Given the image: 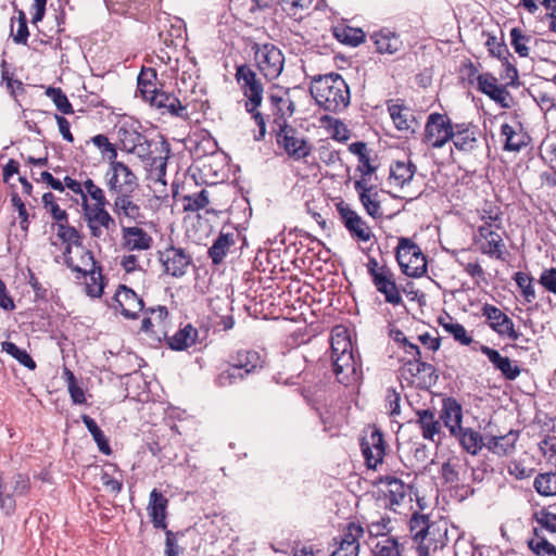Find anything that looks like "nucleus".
I'll use <instances>...</instances> for the list:
<instances>
[{
    "mask_svg": "<svg viewBox=\"0 0 556 556\" xmlns=\"http://www.w3.org/2000/svg\"><path fill=\"white\" fill-rule=\"evenodd\" d=\"M309 91L317 105L326 112L339 113L350 104V88L338 73L314 77Z\"/></svg>",
    "mask_w": 556,
    "mask_h": 556,
    "instance_id": "1",
    "label": "nucleus"
},
{
    "mask_svg": "<svg viewBox=\"0 0 556 556\" xmlns=\"http://www.w3.org/2000/svg\"><path fill=\"white\" fill-rule=\"evenodd\" d=\"M235 77L247 98L244 108L258 126V135H255L254 139L261 141L266 135L265 115L258 110L263 101V83L248 64L238 65Z\"/></svg>",
    "mask_w": 556,
    "mask_h": 556,
    "instance_id": "2",
    "label": "nucleus"
},
{
    "mask_svg": "<svg viewBox=\"0 0 556 556\" xmlns=\"http://www.w3.org/2000/svg\"><path fill=\"white\" fill-rule=\"evenodd\" d=\"M255 66L264 78L271 81L278 78L285 66V55L274 43L253 42L251 46Z\"/></svg>",
    "mask_w": 556,
    "mask_h": 556,
    "instance_id": "3",
    "label": "nucleus"
},
{
    "mask_svg": "<svg viewBox=\"0 0 556 556\" xmlns=\"http://www.w3.org/2000/svg\"><path fill=\"white\" fill-rule=\"evenodd\" d=\"M396 261L403 274L418 278L427 271V260L421 249L412 239L401 237L395 251Z\"/></svg>",
    "mask_w": 556,
    "mask_h": 556,
    "instance_id": "4",
    "label": "nucleus"
},
{
    "mask_svg": "<svg viewBox=\"0 0 556 556\" xmlns=\"http://www.w3.org/2000/svg\"><path fill=\"white\" fill-rule=\"evenodd\" d=\"M277 146L293 161H300L312 152L311 143L291 125L274 128Z\"/></svg>",
    "mask_w": 556,
    "mask_h": 556,
    "instance_id": "5",
    "label": "nucleus"
},
{
    "mask_svg": "<svg viewBox=\"0 0 556 556\" xmlns=\"http://www.w3.org/2000/svg\"><path fill=\"white\" fill-rule=\"evenodd\" d=\"M267 102L269 113L266 115L265 119L273 118V124L276 126L275 128L289 125L288 118H290L295 111L294 102L289 97V89L279 86L270 87L267 92Z\"/></svg>",
    "mask_w": 556,
    "mask_h": 556,
    "instance_id": "6",
    "label": "nucleus"
},
{
    "mask_svg": "<svg viewBox=\"0 0 556 556\" xmlns=\"http://www.w3.org/2000/svg\"><path fill=\"white\" fill-rule=\"evenodd\" d=\"M454 126L446 114H429L425 125L424 143L432 149L443 148L453 138Z\"/></svg>",
    "mask_w": 556,
    "mask_h": 556,
    "instance_id": "7",
    "label": "nucleus"
},
{
    "mask_svg": "<svg viewBox=\"0 0 556 556\" xmlns=\"http://www.w3.org/2000/svg\"><path fill=\"white\" fill-rule=\"evenodd\" d=\"M399 372L401 378L409 386L418 388L431 387L438 380L434 366L427 362H421V358H412L405 362Z\"/></svg>",
    "mask_w": 556,
    "mask_h": 556,
    "instance_id": "8",
    "label": "nucleus"
},
{
    "mask_svg": "<svg viewBox=\"0 0 556 556\" xmlns=\"http://www.w3.org/2000/svg\"><path fill=\"white\" fill-rule=\"evenodd\" d=\"M105 185L110 192H134L138 188V178L128 165L121 161L110 162L105 174Z\"/></svg>",
    "mask_w": 556,
    "mask_h": 556,
    "instance_id": "9",
    "label": "nucleus"
},
{
    "mask_svg": "<svg viewBox=\"0 0 556 556\" xmlns=\"http://www.w3.org/2000/svg\"><path fill=\"white\" fill-rule=\"evenodd\" d=\"M332 371L339 383L349 387L357 383L363 378L362 362L359 355L353 353L332 357Z\"/></svg>",
    "mask_w": 556,
    "mask_h": 556,
    "instance_id": "10",
    "label": "nucleus"
},
{
    "mask_svg": "<svg viewBox=\"0 0 556 556\" xmlns=\"http://www.w3.org/2000/svg\"><path fill=\"white\" fill-rule=\"evenodd\" d=\"M159 261L166 275L180 278L192 265V255L182 248L168 245L163 251H159Z\"/></svg>",
    "mask_w": 556,
    "mask_h": 556,
    "instance_id": "11",
    "label": "nucleus"
},
{
    "mask_svg": "<svg viewBox=\"0 0 556 556\" xmlns=\"http://www.w3.org/2000/svg\"><path fill=\"white\" fill-rule=\"evenodd\" d=\"M72 252V244L66 243L65 250H64V261L68 268H71L73 271L79 274L83 278H86L87 276H90L91 280L93 281L92 285H87V293L91 296H101L103 292V285L102 282L97 283L96 282V266L97 262L94 260L93 253L89 250H86L81 255V264L83 266L75 265L73 262V258L70 256Z\"/></svg>",
    "mask_w": 556,
    "mask_h": 556,
    "instance_id": "12",
    "label": "nucleus"
},
{
    "mask_svg": "<svg viewBox=\"0 0 556 556\" xmlns=\"http://www.w3.org/2000/svg\"><path fill=\"white\" fill-rule=\"evenodd\" d=\"M336 208L342 224L353 239L367 242L374 237L368 224L349 204L341 201L336 204Z\"/></svg>",
    "mask_w": 556,
    "mask_h": 556,
    "instance_id": "13",
    "label": "nucleus"
},
{
    "mask_svg": "<svg viewBox=\"0 0 556 556\" xmlns=\"http://www.w3.org/2000/svg\"><path fill=\"white\" fill-rule=\"evenodd\" d=\"M132 192H122L115 194L113 203V213L116 215L121 227L124 219L136 225H143L146 223L144 213L139 203L132 198Z\"/></svg>",
    "mask_w": 556,
    "mask_h": 556,
    "instance_id": "14",
    "label": "nucleus"
},
{
    "mask_svg": "<svg viewBox=\"0 0 556 556\" xmlns=\"http://www.w3.org/2000/svg\"><path fill=\"white\" fill-rule=\"evenodd\" d=\"M30 488L29 478L25 475H15L10 483H4L0 478V508L7 515L15 511L14 495H25Z\"/></svg>",
    "mask_w": 556,
    "mask_h": 556,
    "instance_id": "15",
    "label": "nucleus"
},
{
    "mask_svg": "<svg viewBox=\"0 0 556 556\" xmlns=\"http://www.w3.org/2000/svg\"><path fill=\"white\" fill-rule=\"evenodd\" d=\"M481 314L485 317L489 327L498 336L511 340L519 339L520 333L515 330L514 321L498 307L485 303L481 308Z\"/></svg>",
    "mask_w": 556,
    "mask_h": 556,
    "instance_id": "16",
    "label": "nucleus"
},
{
    "mask_svg": "<svg viewBox=\"0 0 556 556\" xmlns=\"http://www.w3.org/2000/svg\"><path fill=\"white\" fill-rule=\"evenodd\" d=\"M448 542L447 523L444 520L430 521L425 541L417 547L418 556H430V552L444 548Z\"/></svg>",
    "mask_w": 556,
    "mask_h": 556,
    "instance_id": "17",
    "label": "nucleus"
},
{
    "mask_svg": "<svg viewBox=\"0 0 556 556\" xmlns=\"http://www.w3.org/2000/svg\"><path fill=\"white\" fill-rule=\"evenodd\" d=\"M498 229H491L490 225L479 226L475 241L483 240L480 245V251L492 258L500 261L505 260L506 245L502 235L497 232Z\"/></svg>",
    "mask_w": 556,
    "mask_h": 556,
    "instance_id": "18",
    "label": "nucleus"
},
{
    "mask_svg": "<svg viewBox=\"0 0 556 556\" xmlns=\"http://www.w3.org/2000/svg\"><path fill=\"white\" fill-rule=\"evenodd\" d=\"M371 281L376 290L383 294L387 303L392 305L402 304L403 300L395 281L394 273L389 266L382 265L381 273L375 275V277L371 278Z\"/></svg>",
    "mask_w": 556,
    "mask_h": 556,
    "instance_id": "19",
    "label": "nucleus"
},
{
    "mask_svg": "<svg viewBox=\"0 0 556 556\" xmlns=\"http://www.w3.org/2000/svg\"><path fill=\"white\" fill-rule=\"evenodd\" d=\"M227 364L249 376L264 368L265 357L255 350L241 349L229 355Z\"/></svg>",
    "mask_w": 556,
    "mask_h": 556,
    "instance_id": "20",
    "label": "nucleus"
},
{
    "mask_svg": "<svg viewBox=\"0 0 556 556\" xmlns=\"http://www.w3.org/2000/svg\"><path fill=\"white\" fill-rule=\"evenodd\" d=\"M361 447L367 467L375 469L378 464L382 463L386 454L383 433L378 428H375L369 438L362 441Z\"/></svg>",
    "mask_w": 556,
    "mask_h": 556,
    "instance_id": "21",
    "label": "nucleus"
},
{
    "mask_svg": "<svg viewBox=\"0 0 556 556\" xmlns=\"http://www.w3.org/2000/svg\"><path fill=\"white\" fill-rule=\"evenodd\" d=\"M451 141L459 152H472L479 144L477 126L471 123H456Z\"/></svg>",
    "mask_w": 556,
    "mask_h": 556,
    "instance_id": "22",
    "label": "nucleus"
},
{
    "mask_svg": "<svg viewBox=\"0 0 556 556\" xmlns=\"http://www.w3.org/2000/svg\"><path fill=\"white\" fill-rule=\"evenodd\" d=\"M149 102L152 106L163 110V114L168 113L170 116L180 117L184 121L190 118L187 106L181 104L180 100L173 93L159 90Z\"/></svg>",
    "mask_w": 556,
    "mask_h": 556,
    "instance_id": "23",
    "label": "nucleus"
},
{
    "mask_svg": "<svg viewBox=\"0 0 556 556\" xmlns=\"http://www.w3.org/2000/svg\"><path fill=\"white\" fill-rule=\"evenodd\" d=\"M114 300L121 308L122 315L128 319L138 318L139 313L143 309V301L134 290L121 285L115 292Z\"/></svg>",
    "mask_w": 556,
    "mask_h": 556,
    "instance_id": "24",
    "label": "nucleus"
},
{
    "mask_svg": "<svg viewBox=\"0 0 556 556\" xmlns=\"http://www.w3.org/2000/svg\"><path fill=\"white\" fill-rule=\"evenodd\" d=\"M439 419L443 421L451 435H456L459 432V428L463 427L462 404L453 396L444 397Z\"/></svg>",
    "mask_w": 556,
    "mask_h": 556,
    "instance_id": "25",
    "label": "nucleus"
},
{
    "mask_svg": "<svg viewBox=\"0 0 556 556\" xmlns=\"http://www.w3.org/2000/svg\"><path fill=\"white\" fill-rule=\"evenodd\" d=\"M480 352L484 354L493 367L498 370L507 380H515L520 375V367L509 357L501 355V353L488 345H481Z\"/></svg>",
    "mask_w": 556,
    "mask_h": 556,
    "instance_id": "26",
    "label": "nucleus"
},
{
    "mask_svg": "<svg viewBox=\"0 0 556 556\" xmlns=\"http://www.w3.org/2000/svg\"><path fill=\"white\" fill-rule=\"evenodd\" d=\"M123 248L127 251H146L153 244L152 237L141 227L122 226Z\"/></svg>",
    "mask_w": 556,
    "mask_h": 556,
    "instance_id": "27",
    "label": "nucleus"
},
{
    "mask_svg": "<svg viewBox=\"0 0 556 556\" xmlns=\"http://www.w3.org/2000/svg\"><path fill=\"white\" fill-rule=\"evenodd\" d=\"M415 424L421 430L425 440L434 442V437L441 431L440 419L437 418L435 412L430 408L416 410Z\"/></svg>",
    "mask_w": 556,
    "mask_h": 556,
    "instance_id": "28",
    "label": "nucleus"
},
{
    "mask_svg": "<svg viewBox=\"0 0 556 556\" xmlns=\"http://www.w3.org/2000/svg\"><path fill=\"white\" fill-rule=\"evenodd\" d=\"M168 501L167 498L159 492L156 489H153L150 493L148 511L153 526L157 529H166V508Z\"/></svg>",
    "mask_w": 556,
    "mask_h": 556,
    "instance_id": "29",
    "label": "nucleus"
},
{
    "mask_svg": "<svg viewBox=\"0 0 556 556\" xmlns=\"http://www.w3.org/2000/svg\"><path fill=\"white\" fill-rule=\"evenodd\" d=\"M519 431L510 430L506 434L485 438V447L493 454L505 456L511 453L518 440Z\"/></svg>",
    "mask_w": 556,
    "mask_h": 556,
    "instance_id": "30",
    "label": "nucleus"
},
{
    "mask_svg": "<svg viewBox=\"0 0 556 556\" xmlns=\"http://www.w3.org/2000/svg\"><path fill=\"white\" fill-rule=\"evenodd\" d=\"M84 217L85 219H89L90 223H93L106 231L114 232L117 228V224L115 218L106 211L105 206L91 207V205L84 203Z\"/></svg>",
    "mask_w": 556,
    "mask_h": 556,
    "instance_id": "31",
    "label": "nucleus"
},
{
    "mask_svg": "<svg viewBox=\"0 0 556 556\" xmlns=\"http://www.w3.org/2000/svg\"><path fill=\"white\" fill-rule=\"evenodd\" d=\"M453 437L458 440L460 446L468 454L477 455L483 447H485V441L482 434L472 428L462 427L459 428V432Z\"/></svg>",
    "mask_w": 556,
    "mask_h": 556,
    "instance_id": "32",
    "label": "nucleus"
},
{
    "mask_svg": "<svg viewBox=\"0 0 556 556\" xmlns=\"http://www.w3.org/2000/svg\"><path fill=\"white\" fill-rule=\"evenodd\" d=\"M236 243L233 232H220L214 240L212 247L208 249L207 254L214 265L223 263L230 248Z\"/></svg>",
    "mask_w": 556,
    "mask_h": 556,
    "instance_id": "33",
    "label": "nucleus"
},
{
    "mask_svg": "<svg viewBox=\"0 0 556 556\" xmlns=\"http://www.w3.org/2000/svg\"><path fill=\"white\" fill-rule=\"evenodd\" d=\"M198 330L191 324L186 325L174 336L166 337V343L174 351H184L195 343Z\"/></svg>",
    "mask_w": 556,
    "mask_h": 556,
    "instance_id": "34",
    "label": "nucleus"
},
{
    "mask_svg": "<svg viewBox=\"0 0 556 556\" xmlns=\"http://www.w3.org/2000/svg\"><path fill=\"white\" fill-rule=\"evenodd\" d=\"M388 111L399 130L415 131L413 124L417 122L410 109L403 104L391 103L388 105Z\"/></svg>",
    "mask_w": 556,
    "mask_h": 556,
    "instance_id": "35",
    "label": "nucleus"
},
{
    "mask_svg": "<svg viewBox=\"0 0 556 556\" xmlns=\"http://www.w3.org/2000/svg\"><path fill=\"white\" fill-rule=\"evenodd\" d=\"M376 49L379 53L394 54L402 48V41L399 36L388 29H382L371 36Z\"/></svg>",
    "mask_w": 556,
    "mask_h": 556,
    "instance_id": "36",
    "label": "nucleus"
},
{
    "mask_svg": "<svg viewBox=\"0 0 556 556\" xmlns=\"http://www.w3.org/2000/svg\"><path fill=\"white\" fill-rule=\"evenodd\" d=\"M416 173V165L412 161H396L390 167V179L401 188L409 184Z\"/></svg>",
    "mask_w": 556,
    "mask_h": 556,
    "instance_id": "37",
    "label": "nucleus"
},
{
    "mask_svg": "<svg viewBox=\"0 0 556 556\" xmlns=\"http://www.w3.org/2000/svg\"><path fill=\"white\" fill-rule=\"evenodd\" d=\"M501 135L505 137L504 150L519 152L528 144L529 137L523 132H517L509 124L501 126Z\"/></svg>",
    "mask_w": 556,
    "mask_h": 556,
    "instance_id": "38",
    "label": "nucleus"
},
{
    "mask_svg": "<svg viewBox=\"0 0 556 556\" xmlns=\"http://www.w3.org/2000/svg\"><path fill=\"white\" fill-rule=\"evenodd\" d=\"M81 420L92 435V439L97 443L99 451L106 456L111 455L112 448L109 444V440L106 439L103 431L99 428L96 420L86 414L81 415Z\"/></svg>",
    "mask_w": 556,
    "mask_h": 556,
    "instance_id": "39",
    "label": "nucleus"
},
{
    "mask_svg": "<svg viewBox=\"0 0 556 556\" xmlns=\"http://www.w3.org/2000/svg\"><path fill=\"white\" fill-rule=\"evenodd\" d=\"M379 483L387 486L388 497L392 505H399L405 497V486L401 479L393 476H383L379 478Z\"/></svg>",
    "mask_w": 556,
    "mask_h": 556,
    "instance_id": "40",
    "label": "nucleus"
},
{
    "mask_svg": "<svg viewBox=\"0 0 556 556\" xmlns=\"http://www.w3.org/2000/svg\"><path fill=\"white\" fill-rule=\"evenodd\" d=\"M330 346H331V358L337 357L338 354H349L353 353V344L346 334V331L340 328H336L332 331L331 338H330Z\"/></svg>",
    "mask_w": 556,
    "mask_h": 556,
    "instance_id": "41",
    "label": "nucleus"
},
{
    "mask_svg": "<svg viewBox=\"0 0 556 556\" xmlns=\"http://www.w3.org/2000/svg\"><path fill=\"white\" fill-rule=\"evenodd\" d=\"M156 72L154 68H142L138 76V91L146 101H149L160 89L155 87Z\"/></svg>",
    "mask_w": 556,
    "mask_h": 556,
    "instance_id": "42",
    "label": "nucleus"
},
{
    "mask_svg": "<svg viewBox=\"0 0 556 556\" xmlns=\"http://www.w3.org/2000/svg\"><path fill=\"white\" fill-rule=\"evenodd\" d=\"M534 520L539 525V530H545L551 534H556V505H549L536 510L533 515Z\"/></svg>",
    "mask_w": 556,
    "mask_h": 556,
    "instance_id": "43",
    "label": "nucleus"
},
{
    "mask_svg": "<svg viewBox=\"0 0 556 556\" xmlns=\"http://www.w3.org/2000/svg\"><path fill=\"white\" fill-rule=\"evenodd\" d=\"M439 324L447 333L454 338L455 341L459 342L460 344L469 345L473 341L472 337L467 333L465 327L459 323L453 321L451 316H447L446 319L440 318Z\"/></svg>",
    "mask_w": 556,
    "mask_h": 556,
    "instance_id": "44",
    "label": "nucleus"
},
{
    "mask_svg": "<svg viewBox=\"0 0 556 556\" xmlns=\"http://www.w3.org/2000/svg\"><path fill=\"white\" fill-rule=\"evenodd\" d=\"M14 10L17 13V29L14 33V17L11 18V36L16 45H24L27 46L28 37H29V30L27 26V18L26 14L23 10L17 9L16 5H14Z\"/></svg>",
    "mask_w": 556,
    "mask_h": 556,
    "instance_id": "45",
    "label": "nucleus"
},
{
    "mask_svg": "<svg viewBox=\"0 0 556 556\" xmlns=\"http://www.w3.org/2000/svg\"><path fill=\"white\" fill-rule=\"evenodd\" d=\"M282 11L295 21L302 20L313 0H279Z\"/></svg>",
    "mask_w": 556,
    "mask_h": 556,
    "instance_id": "46",
    "label": "nucleus"
},
{
    "mask_svg": "<svg viewBox=\"0 0 556 556\" xmlns=\"http://www.w3.org/2000/svg\"><path fill=\"white\" fill-rule=\"evenodd\" d=\"M403 546L395 538H383L380 539L374 549V556H401Z\"/></svg>",
    "mask_w": 556,
    "mask_h": 556,
    "instance_id": "47",
    "label": "nucleus"
},
{
    "mask_svg": "<svg viewBox=\"0 0 556 556\" xmlns=\"http://www.w3.org/2000/svg\"><path fill=\"white\" fill-rule=\"evenodd\" d=\"M533 486L543 496L556 495V472L539 473L534 479Z\"/></svg>",
    "mask_w": 556,
    "mask_h": 556,
    "instance_id": "48",
    "label": "nucleus"
},
{
    "mask_svg": "<svg viewBox=\"0 0 556 556\" xmlns=\"http://www.w3.org/2000/svg\"><path fill=\"white\" fill-rule=\"evenodd\" d=\"M1 349L3 352L11 355L26 368L30 370H34L36 368V362L30 357V355L25 350L20 349L15 343L4 341L1 343Z\"/></svg>",
    "mask_w": 556,
    "mask_h": 556,
    "instance_id": "49",
    "label": "nucleus"
},
{
    "mask_svg": "<svg viewBox=\"0 0 556 556\" xmlns=\"http://www.w3.org/2000/svg\"><path fill=\"white\" fill-rule=\"evenodd\" d=\"M429 522L430 520L428 516L420 515L418 513L413 514L409 519V532L414 541L418 542V545L422 544L425 541V534L427 532Z\"/></svg>",
    "mask_w": 556,
    "mask_h": 556,
    "instance_id": "50",
    "label": "nucleus"
},
{
    "mask_svg": "<svg viewBox=\"0 0 556 556\" xmlns=\"http://www.w3.org/2000/svg\"><path fill=\"white\" fill-rule=\"evenodd\" d=\"M117 137L121 142L122 149L128 153L135 149L138 143L143 140L144 135L134 128L119 127Z\"/></svg>",
    "mask_w": 556,
    "mask_h": 556,
    "instance_id": "51",
    "label": "nucleus"
},
{
    "mask_svg": "<svg viewBox=\"0 0 556 556\" xmlns=\"http://www.w3.org/2000/svg\"><path fill=\"white\" fill-rule=\"evenodd\" d=\"M182 203L186 212H198L203 210L210 203L208 192L203 189L198 193L184 195Z\"/></svg>",
    "mask_w": 556,
    "mask_h": 556,
    "instance_id": "52",
    "label": "nucleus"
},
{
    "mask_svg": "<svg viewBox=\"0 0 556 556\" xmlns=\"http://www.w3.org/2000/svg\"><path fill=\"white\" fill-rule=\"evenodd\" d=\"M46 96L49 97L56 109L63 114H73V105L68 101L66 94L63 92L61 88L58 87H48L46 89Z\"/></svg>",
    "mask_w": 556,
    "mask_h": 556,
    "instance_id": "53",
    "label": "nucleus"
},
{
    "mask_svg": "<svg viewBox=\"0 0 556 556\" xmlns=\"http://www.w3.org/2000/svg\"><path fill=\"white\" fill-rule=\"evenodd\" d=\"M510 38H511V47L514 48L515 52L520 58H528L530 53V48L528 47V42L531 40V37L528 35H525L522 30L518 27H514L510 30Z\"/></svg>",
    "mask_w": 556,
    "mask_h": 556,
    "instance_id": "54",
    "label": "nucleus"
},
{
    "mask_svg": "<svg viewBox=\"0 0 556 556\" xmlns=\"http://www.w3.org/2000/svg\"><path fill=\"white\" fill-rule=\"evenodd\" d=\"M247 377L248 375L243 374L241 369L228 365L217 375L215 382L218 387L224 388L242 381Z\"/></svg>",
    "mask_w": 556,
    "mask_h": 556,
    "instance_id": "55",
    "label": "nucleus"
},
{
    "mask_svg": "<svg viewBox=\"0 0 556 556\" xmlns=\"http://www.w3.org/2000/svg\"><path fill=\"white\" fill-rule=\"evenodd\" d=\"M485 46L490 55L498 59L501 62L511 56L506 43L503 39H498L494 35H489Z\"/></svg>",
    "mask_w": 556,
    "mask_h": 556,
    "instance_id": "56",
    "label": "nucleus"
},
{
    "mask_svg": "<svg viewBox=\"0 0 556 556\" xmlns=\"http://www.w3.org/2000/svg\"><path fill=\"white\" fill-rule=\"evenodd\" d=\"M535 538L529 541V547L538 556H556V547L546 539L538 534V529L534 528Z\"/></svg>",
    "mask_w": 556,
    "mask_h": 556,
    "instance_id": "57",
    "label": "nucleus"
},
{
    "mask_svg": "<svg viewBox=\"0 0 556 556\" xmlns=\"http://www.w3.org/2000/svg\"><path fill=\"white\" fill-rule=\"evenodd\" d=\"M42 203L47 210L50 211L53 219L56 222V225L68 220V214L65 210H62L59 204L55 202V197L52 192H46L42 195Z\"/></svg>",
    "mask_w": 556,
    "mask_h": 556,
    "instance_id": "58",
    "label": "nucleus"
},
{
    "mask_svg": "<svg viewBox=\"0 0 556 556\" xmlns=\"http://www.w3.org/2000/svg\"><path fill=\"white\" fill-rule=\"evenodd\" d=\"M58 237L62 240L64 243L74 244V245H81V236L79 231L68 225V222H62L58 224Z\"/></svg>",
    "mask_w": 556,
    "mask_h": 556,
    "instance_id": "59",
    "label": "nucleus"
},
{
    "mask_svg": "<svg viewBox=\"0 0 556 556\" xmlns=\"http://www.w3.org/2000/svg\"><path fill=\"white\" fill-rule=\"evenodd\" d=\"M84 191L86 197L89 195L94 201L91 207L106 206L109 204L104 191L92 179L88 178L84 181Z\"/></svg>",
    "mask_w": 556,
    "mask_h": 556,
    "instance_id": "60",
    "label": "nucleus"
},
{
    "mask_svg": "<svg viewBox=\"0 0 556 556\" xmlns=\"http://www.w3.org/2000/svg\"><path fill=\"white\" fill-rule=\"evenodd\" d=\"M514 280L516 281L517 286L521 289L522 295L527 302H531L535 299V291L532 286V278L522 273L517 271L514 276Z\"/></svg>",
    "mask_w": 556,
    "mask_h": 556,
    "instance_id": "61",
    "label": "nucleus"
},
{
    "mask_svg": "<svg viewBox=\"0 0 556 556\" xmlns=\"http://www.w3.org/2000/svg\"><path fill=\"white\" fill-rule=\"evenodd\" d=\"M92 143L99 148L103 155L108 156L109 162L117 161L116 147L111 143L105 135H97L91 139Z\"/></svg>",
    "mask_w": 556,
    "mask_h": 556,
    "instance_id": "62",
    "label": "nucleus"
},
{
    "mask_svg": "<svg viewBox=\"0 0 556 556\" xmlns=\"http://www.w3.org/2000/svg\"><path fill=\"white\" fill-rule=\"evenodd\" d=\"M508 86L498 85L492 92L489 94V98L497 103L502 109H509L511 106L513 98L510 92L506 89Z\"/></svg>",
    "mask_w": 556,
    "mask_h": 556,
    "instance_id": "63",
    "label": "nucleus"
},
{
    "mask_svg": "<svg viewBox=\"0 0 556 556\" xmlns=\"http://www.w3.org/2000/svg\"><path fill=\"white\" fill-rule=\"evenodd\" d=\"M337 37L344 43L356 47L365 39V34L359 28L346 27L342 34H337Z\"/></svg>",
    "mask_w": 556,
    "mask_h": 556,
    "instance_id": "64",
    "label": "nucleus"
}]
</instances>
